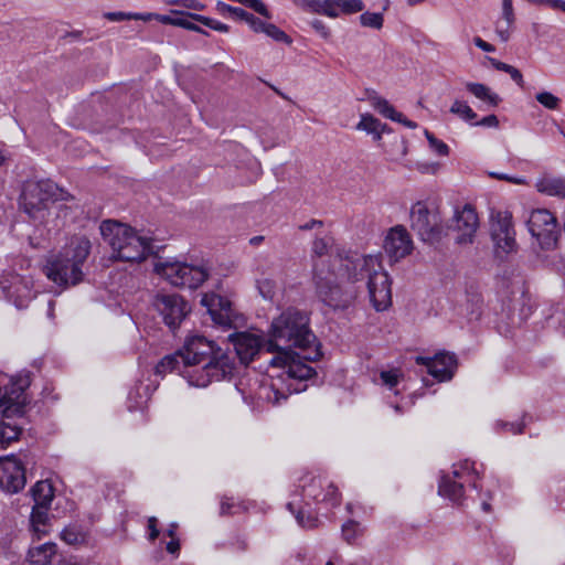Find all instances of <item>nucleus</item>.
Returning a JSON list of instances; mask_svg holds the SVG:
<instances>
[{
	"label": "nucleus",
	"instance_id": "nucleus-26",
	"mask_svg": "<svg viewBox=\"0 0 565 565\" xmlns=\"http://www.w3.org/2000/svg\"><path fill=\"white\" fill-rule=\"evenodd\" d=\"M365 99L375 111L391 120H401L402 113L395 110L387 99L379 95L375 90H366Z\"/></svg>",
	"mask_w": 565,
	"mask_h": 565
},
{
	"label": "nucleus",
	"instance_id": "nucleus-38",
	"mask_svg": "<svg viewBox=\"0 0 565 565\" xmlns=\"http://www.w3.org/2000/svg\"><path fill=\"white\" fill-rule=\"evenodd\" d=\"M359 19L362 26L372 28L375 30H380L384 22L383 14L379 12L366 11L363 12Z\"/></svg>",
	"mask_w": 565,
	"mask_h": 565
},
{
	"label": "nucleus",
	"instance_id": "nucleus-8",
	"mask_svg": "<svg viewBox=\"0 0 565 565\" xmlns=\"http://www.w3.org/2000/svg\"><path fill=\"white\" fill-rule=\"evenodd\" d=\"M411 226L422 241L437 242L443 233L444 225L437 209H429L427 203L418 201L411 209Z\"/></svg>",
	"mask_w": 565,
	"mask_h": 565
},
{
	"label": "nucleus",
	"instance_id": "nucleus-29",
	"mask_svg": "<svg viewBox=\"0 0 565 565\" xmlns=\"http://www.w3.org/2000/svg\"><path fill=\"white\" fill-rule=\"evenodd\" d=\"M535 188L546 195L565 198V179L544 175L536 181Z\"/></svg>",
	"mask_w": 565,
	"mask_h": 565
},
{
	"label": "nucleus",
	"instance_id": "nucleus-60",
	"mask_svg": "<svg viewBox=\"0 0 565 565\" xmlns=\"http://www.w3.org/2000/svg\"><path fill=\"white\" fill-rule=\"evenodd\" d=\"M148 527L150 530L149 537L151 541L156 540L159 535V531L157 529V519L154 516L149 518Z\"/></svg>",
	"mask_w": 565,
	"mask_h": 565
},
{
	"label": "nucleus",
	"instance_id": "nucleus-34",
	"mask_svg": "<svg viewBox=\"0 0 565 565\" xmlns=\"http://www.w3.org/2000/svg\"><path fill=\"white\" fill-rule=\"evenodd\" d=\"M257 33H265L274 41L285 43L287 45H290L292 43V39L285 31H282L273 23H267L263 21L262 28L258 29Z\"/></svg>",
	"mask_w": 565,
	"mask_h": 565
},
{
	"label": "nucleus",
	"instance_id": "nucleus-39",
	"mask_svg": "<svg viewBox=\"0 0 565 565\" xmlns=\"http://www.w3.org/2000/svg\"><path fill=\"white\" fill-rule=\"evenodd\" d=\"M292 2L305 11L324 15V0H292Z\"/></svg>",
	"mask_w": 565,
	"mask_h": 565
},
{
	"label": "nucleus",
	"instance_id": "nucleus-36",
	"mask_svg": "<svg viewBox=\"0 0 565 565\" xmlns=\"http://www.w3.org/2000/svg\"><path fill=\"white\" fill-rule=\"evenodd\" d=\"M489 61L491 63V65L498 70V71H502V72H505L507 74H509L511 76V78L520 86V87H523L524 86V79H523V75L521 74V72L510 65V64H507V63H503L501 61H498L495 58H492V57H489Z\"/></svg>",
	"mask_w": 565,
	"mask_h": 565
},
{
	"label": "nucleus",
	"instance_id": "nucleus-53",
	"mask_svg": "<svg viewBox=\"0 0 565 565\" xmlns=\"http://www.w3.org/2000/svg\"><path fill=\"white\" fill-rule=\"evenodd\" d=\"M471 125L489 127V128H497V127H499V119L495 115H488V116L483 117L481 120L472 122Z\"/></svg>",
	"mask_w": 565,
	"mask_h": 565
},
{
	"label": "nucleus",
	"instance_id": "nucleus-52",
	"mask_svg": "<svg viewBox=\"0 0 565 565\" xmlns=\"http://www.w3.org/2000/svg\"><path fill=\"white\" fill-rule=\"evenodd\" d=\"M489 175L494 179L508 181L513 184H525L526 183V180L522 177H511L509 174L498 173V172H490Z\"/></svg>",
	"mask_w": 565,
	"mask_h": 565
},
{
	"label": "nucleus",
	"instance_id": "nucleus-10",
	"mask_svg": "<svg viewBox=\"0 0 565 565\" xmlns=\"http://www.w3.org/2000/svg\"><path fill=\"white\" fill-rule=\"evenodd\" d=\"M62 199L64 193L61 191L57 196V186L51 181L28 182L21 195V204L24 211L32 217L46 207L47 202Z\"/></svg>",
	"mask_w": 565,
	"mask_h": 565
},
{
	"label": "nucleus",
	"instance_id": "nucleus-44",
	"mask_svg": "<svg viewBox=\"0 0 565 565\" xmlns=\"http://www.w3.org/2000/svg\"><path fill=\"white\" fill-rule=\"evenodd\" d=\"M425 136L428 140L430 149L438 156H447L449 147L440 139H437L431 132L425 130Z\"/></svg>",
	"mask_w": 565,
	"mask_h": 565
},
{
	"label": "nucleus",
	"instance_id": "nucleus-42",
	"mask_svg": "<svg viewBox=\"0 0 565 565\" xmlns=\"http://www.w3.org/2000/svg\"><path fill=\"white\" fill-rule=\"evenodd\" d=\"M173 14L179 15V21H177V26L183 28L185 30L194 31L204 35H207V32L204 31L202 28H200L198 24L193 23L191 20H193L190 14H183L179 11H172Z\"/></svg>",
	"mask_w": 565,
	"mask_h": 565
},
{
	"label": "nucleus",
	"instance_id": "nucleus-21",
	"mask_svg": "<svg viewBox=\"0 0 565 565\" xmlns=\"http://www.w3.org/2000/svg\"><path fill=\"white\" fill-rule=\"evenodd\" d=\"M3 290L6 297L12 301L18 309L28 307L30 301L35 297L31 277L17 275Z\"/></svg>",
	"mask_w": 565,
	"mask_h": 565
},
{
	"label": "nucleus",
	"instance_id": "nucleus-63",
	"mask_svg": "<svg viewBox=\"0 0 565 565\" xmlns=\"http://www.w3.org/2000/svg\"><path fill=\"white\" fill-rule=\"evenodd\" d=\"M233 545L237 551H241V552L246 551L248 547L247 540L243 536H237L235 542L233 543Z\"/></svg>",
	"mask_w": 565,
	"mask_h": 565
},
{
	"label": "nucleus",
	"instance_id": "nucleus-28",
	"mask_svg": "<svg viewBox=\"0 0 565 565\" xmlns=\"http://www.w3.org/2000/svg\"><path fill=\"white\" fill-rule=\"evenodd\" d=\"M465 88L477 99L481 100L490 107H497L501 102L500 96L482 83L466 82Z\"/></svg>",
	"mask_w": 565,
	"mask_h": 565
},
{
	"label": "nucleus",
	"instance_id": "nucleus-3",
	"mask_svg": "<svg viewBox=\"0 0 565 565\" xmlns=\"http://www.w3.org/2000/svg\"><path fill=\"white\" fill-rule=\"evenodd\" d=\"M180 352L183 364L181 375L192 386L205 387L213 381H221L234 367L231 358L202 335L189 337Z\"/></svg>",
	"mask_w": 565,
	"mask_h": 565
},
{
	"label": "nucleus",
	"instance_id": "nucleus-12",
	"mask_svg": "<svg viewBox=\"0 0 565 565\" xmlns=\"http://www.w3.org/2000/svg\"><path fill=\"white\" fill-rule=\"evenodd\" d=\"M153 305L171 329L177 328L190 311L189 305L177 294H159Z\"/></svg>",
	"mask_w": 565,
	"mask_h": 565
},
{
	"label": "nucleus",
	"instance_id": "nucleus-51",
	"mask_svg": "<svg viewBox=\"0 0 565 565\" xmlns=\"http://www.w3.org/2000/svg\"><path fill=\"white\" fill-rule=\"evenodd\" d=\"M498 427H501L503 430L512 433L513 435L521 434L523 431L524 424L522 422L518 423H507V422H498Z\"/></svg>",
	"mask_w": 565,
	"mask_h": 565
},
{
	"label": "nucleus",
	"instance_id": "nucleus-23",
	"mask_svg": "<svg viewBox=\"0 0 565 565\" xmlns=\"http://www.w3.org/2000/svg\"><path fill=\"white\" fill-rule=\"evenodd\" d=\"M515 15L512 0H502L501 18L495 22V33L502 42H508L513 31Z\"/></svg>",
	"mask_w": 565,
	"mask_h": 565
},
{
	"label": "nucleus",
	"instance_id": "nucleus-6",
	"mask_svg": "<svg viewBox=\"0 0 565 565\" xmlns=\"http://www.w3.org/2000/svg\"><path fill=\"white\" fill-rule=\"evenodd\" d=\"M154 270L170 285L189 289L200 287L210 276L205 265H191L178 260L158 262Z\"/></svg>",
	"mask_w": 565,
	"mask_h": 565
},
{
	"label": "nucleus",
	"instance_id": "nucleus-33",
	"mask_svg": "<svg viewBox=\"0 0 565 565\" xmlns=\"http://www.w3.org/2000/svg\"><path fill=\"white\" fill-rule=\"evenodd\" d=\"M151 12L138 13V12H106L104 13V18L111 22H120L126 20H141L145 22H149L152 20Z\"/></svg>",
	"mask_w": 565,
	"mask_h": 565
},
{
	"label": "nucleus",
	"instance_id": "nucleus-54",
	"mask_svg": "<svg viewBox=\"0 0 565 565\" xmlns=\"http://www.w3.org/2000/svg\"><path fill=\"white\" fill-rule=\"evenodd\" d=\"M216 9L221 14H230L235 19L237 17L241 8L232 7L230 4H226V3L220 1L216 4Z\"/></svg>",
	"mask_w": 565,
	"mask_h": 565
},
{
	"label": "nucleus",
	"instance_id": "nucleus-20",
	"mask_svg": "<svg viewBox=\"0 0 565 565\" xmlns=\"http://www.w3.org/2000/svg\"><path fill=\"white\" fill-rule=\"evenodd\" d=\"M242 363H249L254 356L265 349L266 342L262 337L249 332H237L228 337Z\"/></svg>",
	"mask_w": 565,
	"mask_h": 565
},
{
	"label": "nucleus",
	"instance_id": "nucleus-57",
	"mask_svg": "<svg viewBox=\"0 0 565 565\" xmlns=\"http://www.w3.org/2000/svg\"><path fill=\"white\" fill-rule=\"evenodd\" d=\"M151 15H153L152 20H158L163 24H170V25L177 26V21H179V15L178 17L161 15V14H157V13H151Z\"/></svg>",
	"mask_w": 565,
	"mask_h": 565
},
{
	"label": "nucleus",
	"instance_id": "nucleus-15",
	"mask_svg": "<svg viewBox=\"0 0 565 565\" xmlns=\"http://www.w3.org/2000/svg\"><path fill=\"white\" fill-rule=\"evenodd\" d=\"M25 486V472L22 463L13 456L0 458V488L17 493Z\"/></svg>",
	"mask_w": 565,
	"mask_h": 565
},
{
	"label": "nucleus",
	"instance_id": "nucleus-30",
	"mask_svg": "<svg viewBox=\"0 0 565 565\" xmlns=\"http://www.w3.org/2000/svg\"><path fill=\"white\" fill-rule=\"evenodd\" d=\"M34 507H49L54 497L52 484L47 480L38 481L31 489Z\"/></svg>",
	"mask_w": 565,
	"mask_h": 565
},
{
	"label": "nucleus",
	"instance_id": "nucleus-14",
	"mask_svg": "<svg viewBox=\"0 0 565 565\" xmlns=\"http://www.w3.org/2000/svg\"><path fill=\"white\" fill-rule=\"evenodd\" d=\"M475 472L473 463L465 460L459 465L454 466L452 478L450 476H443L438 486L440 495L450 499L454 502H459L463 497V483L458 481L466 475Z\"/></svg>",
	"mask_w": 565,
	"mask_h": 565
},
{
	"label": "nucleus",
	"instance_id": "nucleus-22",
	"mask_svg": "<svg viewBox=\"0 0 565 565\" xmlns=\"http://www.w3.org/2000/svg\"><path fill=\"white\" fill-rule=\"evenodd\" d=\"M324 15L331 19L339 18L341 14L350 15L364 10L362 0H324Z\"/></svg>",
	"mask_w": 565,
	"mask_h": 565
},
{
	"label": "nucleus",
	"instance_id": "nucleus-61",
	"mask_svg": "<svg viewBox=\"0 0 565 565\" xmlns=\"http://www.w3.org/2000/svg\"><path fill=\"white\" fill-rule=\"evenodd\" d=\"M322 225H323L322 221L313 218L302 225H299V230L300 231H311L316 227H322Z\"/></svg>",
	"mask_w": 565,
	"mask_h": 565
},
{
	"label": "nucleus",
	"instance_id": "nucleus-9",
	"mask_svg": "<svg viewBox=\"0 0 565 565\" xmlns=\"http://www.w3.org/2000/svg\"><path fill=\"white\" fill-rule=\"evenodd\" d=\"M527 230L542 249H553L558 241L556 217L546 209L533 210L526 221Z\"/></svg>",
	"mask_w": 565,
	"mask_h": 565
},
{
	"label": "nucleus",
	"instance_id": "nucleus-62",
	"mask_svg": "<svg viewBox=\"0 0 565 565\" xmlns=\"http://www.w3.org/2000/svg\"><path fill=\"white\" fill-rule=\"evenodd\" d=\"M545 6L565 12V1L563 0H546Z\"/></svg>",
	"mask_w": 565,
	"mask_h": 565
},
{
	"label": "nucleus",
	"instance_id": "nucleus-5",
	"mask_svg": "<svg viewBox=\"0 0 565 565\" xmlns=\"http://www.w3.org/2000/svg\"><path fill=\"white\" fill-rule=\"evenodd\" d=\"M100 234L110 246L111 257L122 262H141L152 252L151 241L117 221H103Z\"/></svg>",
	"mask_w": 565,
	"mask_h": 565
},
{
	"label": "nucleus",
	"instance_id": "nucleus-1",
	"mask_svg": "<svg viewBox=\"0 0 565 565\" xmlns=\"http://www.w3.org/2000/svg\"><path fill=\"white\" fill-rule=\"evenodd\" d=\"M332 266L330 276L324 275L317 265L313 268L317 294L327 306L334 309L349 307L355 292L343 290L340 284L355 285L362 281H365L369 300L375 311H385L392 306V281L380 256L358 253L338 255Z\"/></svg>",
	"mask_w": 565,
	"mask_h": 565
},
{
	"label": "nucleus",
	"instance_id": "nucleus-47",
	"mask_svg": "<svg viewBox=\"0 0 565 565\" xmlns=\"http://www.w3.org/2000/svg\"><path fill=\"white\" fill-rule=\"evenodd\" d=\"M358 531L359 523L355 521L350 520L342 525V535L348 543H351L356 537Z\"/></svg>",
	"mask_w": 565,
	"mask_h": 565
},
{
	"label": "nucleus",
	"instance_id": "nucleus-19",
	"mask_svg": "<svg viewBox=\"0 0 565 565\" xmlns=\"http://www.w3.org/2000/svg\"><path fill=\"white\" fill-rule=\"evenodd\" d=\"M302 491L306 499H312L316 502H326L331 507H337L340 503L338 489L321 477L311 478L309 483L303 486Z\"/></svg>",
	"mask_w": 565,
	"mask_h": 565
},
{
	"label": "nucleus",
	"instance_id": "nucleus-24",
	"mask_svg": "<svg viewBox=\"0 0 565 565\" xmlns=\"http://www.w3.org/2000/svg\"><path fill=\"white\" fill-rule=\"evenodd\" d=\"M355 129L371 135L372 139L379 145H381L382 135L391 131L386 124L381 122L369 113L360 115V121L356 124Z\"/></svg>",
	"mask_w": 565,
	"mask_h": 565
},
{
	"label": "nucleus",
	"instance_id": "nucleus-13",
	"mask_svg": "<svg viewBox=\"0 0 565 565\" xmlns=\"http://www.w3.org/2000/svg\"><path fill=\"white\" fill-rule=\"evenodd\" d=\"M383 248L390 262L396 263L412 253L414 244L407 230L396 225L387 232Z\"/></svg>",
	"mask_w": 565,
	"mask_h": 565
},
{
	"label": "nucleus",
	"instance_id": "nucleus-4",
	"mask_svg": "<svg viewBox=\"0 0 565 565\" xmlns=\"http://www.w3.org/2000/svg\"><path fill=\"white\" fill-rule=\"evenodd\" d=\"M89 253V239L75 236L57 254L46 260L44 274L58 287L75 286L83 280V265Z\"/></svg>",
	"mask_w": 565,
	"mask_h": 565
},
{
	"label": "nucleus",
	"instance_id": "nucleus-64",
	"mask_svg": "<svg viewBox=\"0 0 565 565\" xmlns=\"http://www.w3.org/2000/svg\"><path fill=\"white\" fill-rule=\"evenodd\" d=\"M180 548L179 541L172 540L167 544V551L171 554H174Z\"/></svg>",
	"mask_w": 565,
	"mask_h": 565
},
{
	"label": "nucleus",
	"instance_id": "nucleus-25",
	"mask_svg": "<svg viewBox=\"0 0 565 565\" xmlns=\"http://www.w3.org/2000/svg\"><path fill=\"white\" fill-rule=\"evenodd\" d=\"M57 546L55 543L46 542L32 546L28 552V561L32 565H50L56 556Z\"/></svg>",
	"mask_w": 565,
	"mask_h": 565
},
{
	"label": "nucleus",
	"instance_id": "nucleus-45",
	"mask_svg": "<svg viewBox=\"0 0 565 565\" xmlns=\"http://www.w3.org/2000/svg\"><path fill=\"white\" fill-rule=\"evenodd\" d=\"M235 19L247 23L254 32H258V29L262 28L263 23V21L259 18L245 11L242 8L239 9L238 14Z\"/></svg>",
	"mask_w": 565,
	"mask_h": 565
},
{
	"label": "nucleus",
	"instance_id": "nucleus-18",
	"mask_svg": "<svg viewBox=\"0 0 565 565\" xmlns=\"http://www.w3.org/2000/svg\"><path fill=\"white\" fill-rule=\"evenodd\" d=\"M201 305L206 308L212 320L222 327H231L234 321V310L230 300L216 294H204Z\"/></svg>",
	"mask_w": 565,
	"mask_h": 565
},
{
	"label": "nucleus",
	"instance_id": "nucleus-40",
	"mask_svg": "<svg viewBox=\"0 0 565 565\" xmlns=\"http://www.w3.org/2000/svg\"><path fill=\"white\" fill-rule=\"evenodd\" d=\"M257 289L259 295L265 300H274L277 291L276 282L269 278H262L257 280Z\"/></svg>",
	"mask_w": 565,
	"mask_h": 565
},
{
	"label": "nucleus",
	"instance_id": "nucleus-43",
	"mask_svg": "<svg viewBox=\"0 0 565 565\" xmlns=\"http://www.w3.org/2000/svg\"><path fill=\"white\" fill-rule=\"evenodd\" d=\"M333 239L331 237H318L312 243V253L315 256L322 257L329 254Z\"/></svg>",
	"mask_w": 565,
	"mask_h": 565
},
{
	"label": "nucleus",
	"instance_id": "nucleus-58",
	"mask_svg": "<svg viewBox=\"0 0 565 565\" xmlns=\"http://www.w3.org/2000/svg\"><path fill=\"white\" fill-rule=\"evenodd\" d=\"M473 43H475V45H476L477 47H479L480 50H482V51H484V52H494V51H495V47H494L492 44H490V43H488V42L483 41V40H482L481 38H479V36H476V38L473 39Z\"/></svg>",
	"mask_w": 565,
	"mask_h": 565
},
{
	"label": "nucleus",
	"instance_id": "nucleus-37",
	"mask_svg": "<svg viewBox=\"0 0 565 565\" xmlns=\"http://www.w3.org/2000/svg\"><path fill=\"white\" fill-rule=\"evenodd\" d=\"M535 99L548 110H558L562 104V99L558 96L547 90L536 93Z\"/></svg>",
	"mask_w": 565,
	"mask_h": 565
},
{
	"label": "nucleus",
	"instance_id": "nucleus-31",
	"mask_svg": "<svg viewBox=\"0 0 565 565\" xmlns=\"http://www.w3.org/2000/svg\"><path fill=\"white\" fill-rule=\"evenodd\" d=\"M178 370L180 373L183 370L181 352L178 351L174 354H169L162 358L156 366V373L166 375L172 371Z\"/></svg>",
	"mask_w": 565,
	"mask_h": 565
},
{
	"label": "nucleus",
	"instance_id": "nucleus-55",
	"mask_svg": "<svg viewBox=\"0 0 565 565\" xmlns=\"http://www.w3.org/2000/svg\"><path fill=\"white\" fill-rule=\"evenodd\" d=\"M174 3L181 4L186 9L201 11L204 9V4L199 0H177Z\"/></svg>",
	"mask_w": 565,
	"mask_h": 565
},
{
	"label": "nucleus",
	"instance_id": "nucleus-49",
	"mask_svg": "<svg viewBox=\"0 0 565 565\" xmlns=\"http://www.w3.org/2000/svg\"><path fill=\"white\" fill-rule=\"evenodd\" d=\"M310 25L323 40H328L330 38L331 31L322 20L313 19L310 22Z\"/></svg>",
	"mask_w": 565,
	"mask_h": 565
},
{
	"label": "nucleus",
	"instance_id": "nucleus-17",
	"mask_svg": "<svg viewBox=\"0 0 565 565\" xmlns=\"http://www.w3.org/2000/svg\"><path fill=\"white\" fill-rule=\"evenodd\" d=\"M451 226L458 233L457 243H472L479 226L476 210L471 205H465L461 210H456Z\"/></svg>",
	"mask_w": 565,
	"mask_h": 565
},
{
	"label": "nucleus",
	"instance_id": "nucleus-50",
	"mask_svg": "<svg viewBox=\"0 0 565 565\" xmlns=\"http://www.w3.org/2000/svg\"><path fill=\"white\" fill-rule=\"evenodd\" d=\"M381 379L385 385L388 387H394L398 383V372L397 371H382Z\"/></svg>",
	"mask_w": 565,
	"mask_h": 565
},
{
	"label": "nucleus",
	"instance_id": "nucleus-32",
	"mask_svg": "<svg viewBox=\"0 0 565 565\" xmlns=\"http://www.w3.org/2000/svg\"><path fill=\"white\" fill-rule=\"evenodd\" d=\"M449 111L470 125L477 118V113L469 106V104L461 99H455L450 106Z\"/></svg>",
	"mask_w": 565,
	"mask_h": 565
},
{
	"label": "nucleus",
	"instance_id": "nucleus-35",
	"mask_svg": "<svg viewBox=\"0 0 565 565\" xmlns=\"http://www.w3.org/2000/svg\"><path fill=\"white\" fill-rule=\"evenodd\" d=\"M21 434V429L17 425L7 422L0 423V445L7 447L12 441L17 440Z\"/></svg>",
	"mask_w": 565,
	"mask_h": 565
},
{
	"label": "nucleus",
	"instance_id": "nucleus-16",
	"mask_svg": "<svg viewBox=\"0 0 565 565\" xmlns=\"http://www.w3.org/2000/svg\"><path fill=\"white\" fill-rule=\"evenodd\" d=\"M416 363L425 365L430 375L438 381H448L454 376L457 367V360L454 354L439 352L434 356H416Z\"/></svg>",
	"mask_w": 565,
	"mask_h": 565
},
{
	"label": "nucleus",
	"instance_id": "nucleus-7",
	"mask_svg": "<svg viewBox=\"0 0 565 565\" xmlns=\"http://www.w3.org/2000/svg\"><path fill=\"white\" fill-rule=\"evenodd\" d=\"M30 384L29 372H21L11 377L0 373V412L7 418L22 414L26 403L25 390Z\"/></svg>",
	"mask_w": 565,
	"mask_h": 565
},
{
	"label": "nucleus",
	"instance_id": "nucleus-56",
	"mask_svg": "<svg viewBox=\"0 0 565 565\" xmlns=\"http://www.w3.org/2000/svg\"><path fill=\"white\" fill-rule=\"evenodd\" d=\"M296 519H297L299 525H301L302 527H313L316 524V519L311 518L310 515H308L305 519V514L302 511H299L297 513Z\"/></svg>",
	"mask_w": 565,
	"mask_h": 565
},
{
	"label": "nucleus",
	"instance_id": "nucleus-41",
	"mask_svg": "<svg viewBox=\"0 0 565 565\" xmlns=\"http://www.w3.org/2000/svg\"><path fill=\"white\" fill-rule=\"evenodd\" d=\"M190 17L196 21V22H200L202 23L203 25L214 30V31H217V32H221V33H227L230 31V28L227 24L225 23H222L217 20H214V19H211V18H207V17H204V15H201V14H190Z\"/></svg>",
	"mask_w": 565,
	"mask_h": 565
},
{
	"label": "nucleus",
	"instance_id": "nucleus-59",
	"mask_svg": "<svg viewBox=\"0 0 565 565\" xmlns=\"http://www.w3.org/2000/svg\"><path fill=\"white\" fill-rule=\"evenodd\" d=\"M271 395H268V399L273 401L275 404H279L282 399H286L287 396L285 393H281L278 388L271 385Z\"/></svg>",
	"mask_w": 565,
	"mask_h": 565
},
{
	"label": "nucleus",
	"instance_id": "nucleus-46",
	"mask_svg": "<svg viewBox=\"0 0 565 565\" xmlns=\"http://www.w3.org/2000/svg\"><path fill=\"white\" fill-rule=\"evenodd\" d=\"M62 539L70 545H76L84 541V535L74 527H66L62 532Z\"/></svg>",
	"mask_w": 565,
	"mask_h": 565
},
{
	"label": "nucleus",
	"instance_id": "nucleus-48",
	"mask_svg": "<svg viewBox=\"0 0 565 565\" xmlns=\"http://www.w3.org/2000/svg\"><path fill=\"white\" fill-rule=\"evenodd\" d=\"M265 18H270L267 7L260 0H237Z\"/></svg>",
	"mask_w": 565,
	"mask_h": 565
},
{
	"label": "nucleus",
	"instance_id": "nucleus-2",
	"mask_svg": "<svg viewBox=\"0 0 565 565\" xmlns=\"http://www.w3.org/2000/svg\"><path fill=\"white\" fill-rule=\"evenodd\" d=\"M271 367H280L289 379L308 380L315 370L303 361H317L321 351L317 338L309 328V318L296 309H287L274 318L265 344Z\"/></svg>",
	"mask_w": 565,
	"mask_h": 565
},
{
	"label": "nucleus",
	"instance_id": "nucleus-27",
	"mask_svg": "<svg viewBox=\"0 0 565 565\" xmlns=\"http://www.w3.org/2000/svg\"><path fill=\"white\" fill-rule=\"evenodd\" d=\"M30 525L38 539L46 535L51 529L49 507H33L30 516Z\"/></svg>",
	"mask_w": 565,
	"mask_h": 565
},
{
	"label": "nucleus",
	"instance_id": "nucleus-11",
	"mask_svg": "<svg viewBox=\"0 0 565 565\" xmlns=\"http://www.w3.org/2000/svg\"><path fill=\"white\" fill-rule=\"evenodd\" d=\"M490 232L497 255L502 256L515 250V231L511 212L492 211L490 214Z\"/></svg>",
	"mask_w": 565,
	"mask_h": 565
}]
</instances>
